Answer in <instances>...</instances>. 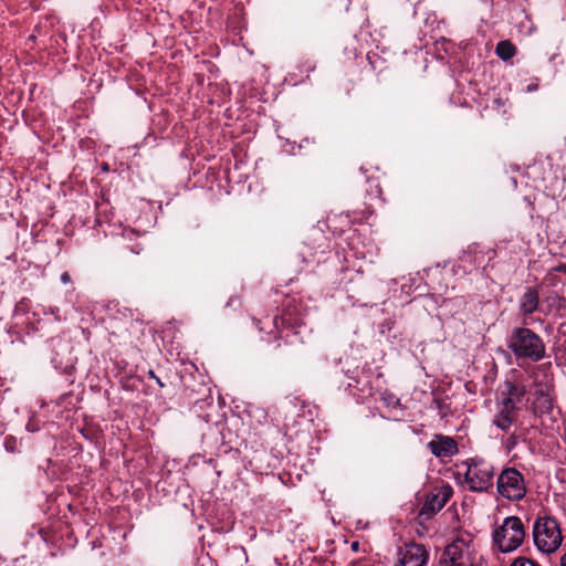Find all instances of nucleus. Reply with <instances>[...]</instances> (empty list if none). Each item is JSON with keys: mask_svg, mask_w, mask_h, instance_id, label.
Returning a JSON list of instances; mask_svg holds the SVG:
<instances>
[{"mask_svg": "<svg viewBox=\"0 0 566 566\" xmlns=\"http://www.w3.org/2000/svg\"><path fill=\"white\" fill-rule=\"evenodd\" d=\"M502 408L499 412V415L494 418V423L502 430L506 431L510 429L512 422H513V410H514V403L512 401V398L504 395L501 398Z\"/></svg>", "mask_w": 566, "mask_h": 566, "instance_id": "11", "label": "nucleus"}, {"mask_svg": "<svg viewBox=\"0 0 566 566\" xmlns=\"http://www.w3.org/2000/svg\"><path fill=\"white\" fill-rule=\"evenodd\" d=\"M534 402L536 400H542L543 403H547L549 405L551 403V397L548 395V391H544V390H541V391H534Z\"/></svg>", "mask_w": 566, "mask_h": 566, "instance_id": "17", "label": "nucleus"}, {"mask_svg": "<svg viewBox=\"0 0 566 566\" xmlns=\"http://www.w3.org/2000/svg\"><path fill=\"white\" fill-rule=\"evenodd\" d=\"M511 566H537V564L528 558L518 557L512 563Z\"/></svg>", "mask_w": 566, "mask_h": 566, "instance_id": "18", "label": "nucleus"}, {"mask_svg": "<svg viewBox=\"0 0 566 566\" xmlns=\"http://www.w3.org/2000/svg\"><path fill=\"white\" fill-rule=\"evenodd\" d=\"M381 400L391 408L399 406V399L391 391H381Z\"/></svg>", "mask_w": 566, "mask_h": 566, "instance_id": "15", "label": "nucleus"}, {"mask_svg": "<svg viewBox=\"0 0 566 566\" xmlns=\"http://www.w3.org/2000/svg\"><path fill=\"white\" fill-rule=\"evenodd\" d=\"M281 347V343H276L274 349H279Z\"/></svg>", "mask_w": 566, "mask_h": 566, "instance_id": "25", "label": "nucleus"}, {"mask_svg": "<svg viewBox=\"0 0 566 566\" xmlns=\"http://www.w3.org/2000/svg\"><path fill=\"white\" fill-rule=\"evenodd\" d=\"M464 482L472 492H486L493 485V467L482 459H470L465 462Z\"/></svg>", "mask_w": 566, "mask_h": 566, "instance_id": "4", "label": "nucleus"}, {"mask_svg": "<svg viewBox=\"0 0 566 566\" xmlns=\"http://www.w3.org/2000/svg\"><path fill=\"white\" fill-rule=\"evenodd\" d=\"M459 260L461 263H463V266L469 264L470 266L474 268L476 263V247H469L468 250L462 252Z\"/></svg>", "mask_w": 566, "mask_h": 566, "instance_id": "14", "label": "nucleus"}, {"mask_svg": "<svg viewBox=\"0 0 566 566\" xmlns=\"http://www.w3.org/2000/svg\"><path fill=\"white\" fill-rule=\"evenodd\" d=\"M60 279H61V282L64 283V284H67V283L71 282V276H70L69 272H63L61 274Z\"/></svg>", "mask_w": 566, "mask_h": 566, "instance_id": "21", "label": "nucleus"}, {"mask_svg": "<svg viewBox=\"0 0 566 566\" xmlns=\"http://www.w3.org/2000/svg\"><path fill=\"white\" fill-rule=\"evenodd\" d=\"M533 537L536 547L545 554L557 551L563 541L559 524L551 516L536 518L533 526Z\"/></svg>", "mask_w": 566, "mask_h": 566, "instance_id": "3", "label": "nucleus"}, {"mask_svg": "<svg viewBox=\"0 0 566 566\" xmlns=\"http://www.w3.org/2000/svg\"><path fill=\"white\" fill-rule=\"evenodd\" d=\"M473 549L469 541L457 538L450 543L443 551L440 565L441 566H474Z\"/></svg>", "mask_w": 566, "mask_h": 566, "instance_id": "6", "label": "nucleus"}, {"mask_svg": "<svg viewBox=\"0 0 566 566\" xmlns=\"http://www.w3.org/2000/svg\"><path fill=\"white\" fill-rule=\"evenodd\" d=\"M509 389L514 390V389H516V387L514 385H510Z\"/></svg>", "mask_w": 566, "mask_h": 566, "instance_id": "26", "label": "nucleus"}, {"mask_svg": "<svg viewBox=\"0 0 566 566\" xmlns=\"http://www.w3.org/2000/svg\"><path fill=\"white\" fill-rule=\"evenodd\" d=\"M138 381H139L138 379H133L132 382H127V384L123 385V389H127V390L137 389Z\"/></svg>", "mask_w": 566, "mask_h": 566, "instance_id": "20", "label": "nucleus"}, {"mask_svg": "<svg viewBox=\"0 0 566 566\" xmlns=\"http://www.w3.org/2000/svg\"><path fill=\"white\" fill-rule=\"evenodd\" d=\"M539 294L535 287H527L518 302V313L527 318L538 310Z\"/></svg>", "mask_w": 566, "mask_h": 566, "instance_id": "10", "label": "nucleus"}, {"mask_svg": "<svg viewBox=\"0 0 566 566\" xmlns=\"http://www.w3.org/2000/svg\"><path fill=\"white\" fill-rule=\"evenodd\" d=\"M261 323V321H258V327H259V331H262L263 327L262 326H259V324Z\"/></svg>", "mask_w": 566, "mask_h": 566, "instance_id": "27", "label": "nucleus"}, {"mask_svg": "<svg viewBox=\"0 0 566 566\" xmlns=\"http://www.w3.org/2000/svg\"><path fill=\"white\" fill-rule=\"evenodd\" d=\"M429 553L422 544L409 543L398 551L395 566H426Z\"/></svg>", "mask_w": 566, "mask_h": 566, "instance_id": "7", "label": "nucleus"}, {"mask_svg": "<svg viewBox=\"0 0 566 566\" xmlns=\"http://www.w3.org/2000/svg\"><path fill=\"white\" fill-rule=\"evenodd\" d=\"M452 493V488L449 485H442L441 488L434 489L427 494L420 514L432 515L439 512L447 504Z\"/></svg>", "mask_w": 566, "mask_h": 566, "instance_id": "8", "label": "nucleus"}, {"mask_svg": "<svg viewBox=\"0 0 566 566\" xmlns=\"http://www.w3.org/2000/svg\"><path fill=\"white\" fill-rule=\"evenodd\" d=\"M352 548H353V551H358V542H353Z\"/></svg>", "mask_w": 566, "mask_h": 566, "instance_id": "24", "label": "nucleus"}, {"mask_svg": "<svg viewBox=\"0 0 566 566\" xmlns=\"http://www.w3.org/2000/svg\"><path fill=\"white\" fill-rule=\"evenodd\" d=\"M517 53L516 46L510 40H502L495 46V54L504 62H507Z\"/></svg>", "mask_w": 566, "mask_h": 566, "instance_id": "12", "label": "nucleus"}, {"mask_svg": "<svg viewBox=\"0 0 566 566\" xmlns=\"http://www.w3.org/2000/svg\"><path fill=\"white\" fill-rule=\"evenodd\" d=\"M560 566H566V553L560 558Z\"/></svg>", "mask_w": 566, "mask_h": 566, "instance_id": "23", "label": "nucleus"}, {"mask_svg": "<svg viewBox=\"0 0 566 566\" xmlns=\"http://www.w3.org/2000/svg\"><path fill=\"white\" fill-rule=\"evenodd\" d=\"M525 535L521 518L509 516L493 531V542L502 553H511L523 544Z\"/></svg>", "mask_w": 566, "mask_h": 566, "instance_id": "2", "label": "nucleus"}, {"mask_svg": "<svg viewBox=\"0 0 566 566\" xmlns=\"http://www.w3.org/2000/svg\"><path fill=\"white\" fill-rule=\"evenodd\" d=\"M497 491L510 501H520L526 493L523 475L514 468L503 470L497 478Z\"/></svg>", "mask_w": 566, "mask_h": 566, "instance_id": "5", "label": "nucleus"}, {"mask_svg": "<svg viewBox=\"0 0 566 566\" xmlns=\"http://www.w3.org/2000/svg\"><path fill=\"white\" fill-rule=\"evenodd\" d=\"M428 448L438 458H449L458 452L455 441L444 436H437L428 443Z\"/></svg>", "mask_w": 566, "mask_h": 566, "instance_id": "9", "label": "nucleus"}, {"mask_svg": "<svg viewBox=\"0 0 566 566\" xmlns=\"http://www.w3.org/2000/svg\"><path fill=\"white\" fill-rule=\"evenodd\" d=\"M506 346L517 360L537 363L546 357L543 338L526 326L512 328L506 338Z\"/></svg>", "mask_w": 566, "mask_h": 566, "instance_id": "1", "label": "nucleus"}, {"mask_svg": "<svg viewBox=\"0 0 566 566\" xmlns=\"http://www.w3.org/2000/svg\"><path fill=\"white\" fill-rule=\"evenodd\" d=\"M537 88H538V85H537V84H530V85H527L526 91H527L528 93H531V92L536 91Z\"/></svg>", "mask_w": 566, "mask_h": 566, "instance_id": "22", "label": "nucleus"}, {"mask_svg": "<svg viewBox=\"0 0 566 566\" xmlns=\"http://www.w3.org/2000/svg\"><path fill=\"white\" fill-rule=\"evenodd\" d=\"M394 325H395V319H392V318L385 319L381 324H379V333L381 335H386L387 333H389L392 329Z\"/></svg>", "mask_w": 566, "mask_h": 566, "instance_id": "16", "label": "nucleus"}, {"mask_svg": "<svg viewBox=\"0 0 566 566\" xmlns=\"http://www.w3.org/2000/svg\"><path fill=\"white\" fill-rule=\"evenodd\" d=\"M148 375H149V378H150V379H154V380H155V382H156V385H158L159 387H165V386H166V384H165V382H163L160 378H158V377H156V376H155V374H154V371H153V370H149V371H148Z\"/></svg>", "mask_w": 566, "mask_h": 566, "instance_id": "19", "label": "nucleus"}, {"mask_svg": "<svg viewBox=\"0 0 566 566\" xmlns=\"http://www.w3.org/2000/svg\"><path fill=\"white\" fill-rule=\"evenodd\" d=\"M272 324L274 328L276 329V335L274 336V339L277 340L282 338L280 334V328L290 327L292 325V317L291 315H282V316H275L272 321Z\"/></svg>", "mask_w": 566, "mask_h": 566, "instance_id": "13", "label": "nucleus"}]
</instances>
